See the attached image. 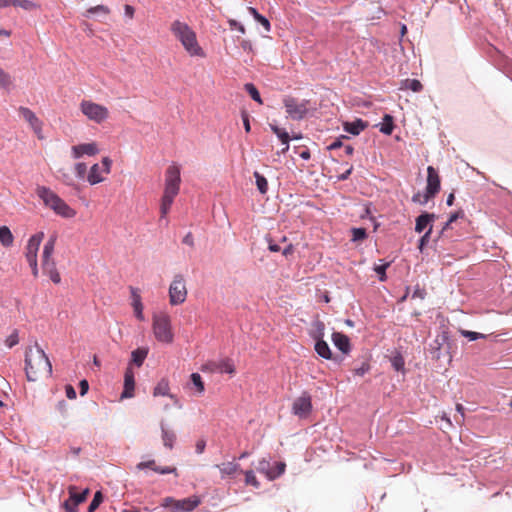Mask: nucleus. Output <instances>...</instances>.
<instances>
[{
    "label": "nucleus",
    "instance_id": "f257e3e1",
    "mask_svg": "<svg viewBox=\"0 0 512 512\" xmlns=\"http://www.w3.org/2000/svg\"><path fill=\"white\" fill-rule=\"evenodd\" d=\"M25 372L28 381H37L41 376L52 374V365L45 352L38 346L30 347L25 353Z\"/></svg>",
    "mask_w": 512,
    "mask_h": 512
},
{
    "label": "nucleus",
    "instance_id": "f03ea898",
    "mask_svg": "<svg viewBox=\"0 0 512 512\" xmlns=\"http://www.w3.org/2000/svg\"><path fill=\"white\" fill-rule=\"evenodd\" d=\"M170 30L191 56L203 57L205 55L198 44L196 33L187 23L175 20L172 22Z\"/></svg>",
    "mask_w": 512,
    "mask_h": 512
},
{
    "label": "nucleus",
    "instance_id": "7ed1b4c3",
    "mask_svg": "<svg viewBox=\"0 0 512 512\" xmlns=\"http://www.w3.org/2000/svg\"><path fill=\"white\" fill-rule=\"evenodd\" d=\"M36 193L44 202L45 206L52 209L57 215L64 218H72L76 212L64 200H62L50 188L45 186L37 187Z\"/></svg>",
    "mask_w": 512,
    "mask_h": 512
},
{
    "label": "nucleus",
    "instance_id": "20e7f679",
    "mask_svg": "<svg viewBox=\"0 0 512 512\" xmlns=\"http://www.w3.org/2000/svg\"><path fill=\"white\" fill-rule=\"evenodd\" d=\"M153 333L159 342L171 343L174 334L171 328L170 316L166 313H159L153 316Z\"/></svg>",
    "mask_w": 512,
    "mask_h": 512
},
{
    "label": "nucleus",
    "instance_id": "39448f33",
    "mask_svg": "<svg viewBox=\"0 0 512 512\" xmlns=\"http://www.w3.org/2000/svg\"><path fill=\"white\" fill-rule=\"evenodd\" d=\"M181 184L180 167L176 164L170 165L165 172L164 198L174 200L178 195Z\"/></svg>",
    "mask_w": 512,
    "mask_h": 512
},
{
    "label": "nucleus",
    "instance_id": "423d86ee",
    "mask_svg": "<svg viewBox=\"0 0 512 512\" xmlns=\"http://www.w3.org/2000/svg\"><path fill=\"white\" fill-rule=\"evenodd\" d=\"M201 503L198 496H191L184 499H175L173 497H165L161 506L172 512H191Z\"/></svg>",
    "mask_w": 512,
    "mask_h": 512
},
{
    "label": "nucleus",
    "instance_id": "0eeeda50",
    "mask_svg": "<svg viewBox=\"0 0 512 512\" xmlns=\"http://www.w3.org/2000/svg\"><path fill=\"white\" fill-rule=\"evenodd\" d=\"M283 104L286 109V113L289 118L292 120H302L305 118L309 111V101L308 100H299L292 96H286L283 99Z\"/></svg>",
    "mask_w": 512,
    "mask_h": 512
},
{
    "label": "nucleus",
    "instance_id": "6e6552de",
    "mask_svg": "<svg viewBox=\"0 0 512 512\" xmlns=\"http://www.w3.org/2000/svg\"><path fill=\"white\" fill-rule=\"evenodd\" d=\"M81 112L90 120L101 123L108 118V109L100 104L89 100L80 103Z\"/></svg>",
    "mask_w": 512,
    "mask_h": 512
},
{
    "label": "nucleus",
    "instance_id": "1a4fd4ad",
    "mask_svg": "<svg viewBox=\"0 0 512 512\" xmlns=\"http://www.w3.org/2000/svg\"><path fill=\"white\" fill-rule=\"evenodd\" d=\"M187 297V289L184 277L180 274L175 275L169 287V301L171 305L182 304Z\"/></svg>",
    "mask_w": 512,
    "mask_h": 512
},
{
    "label": "nucleus",
    "instance_id": "9d476101",
    "mask_svg": "<svg viewBox=\"0 0 512 512\" xmlns=\"http://www.w3.org/2000/svg\"><path fill=\"white\" fill-rule=\"evenodd\" d=\"M440 190V177L437 170L433 166L427 168V185L426 191L423 195L422 204H426L433 198Z\"/></svg>",
    "mask_w": 512,
    "mask_h": 512
},
{
    "label": "nucleus",
    "instance_id": "9b49d317",
    "mask_svg": "<svg viewBox=\"0 0 512 512\" xmlns=\"http://www.w3.org/2000/svg\"><path fill=\"white\" fill-rule=\"evenodd\" d=\"M312 411L311 396L304 392L298 398H296L292 405V412L299 418H306Z\"/></svg>",
    "mask_w": 512,
    "mask_h": 512
},
{
    "label": "nucleus",
    "instance_id": "f8f14e48",
    "mask_svg": "<svg viewBox=\"0 0 512 512\" xmlns=\"http://www.w3.org/2000/svg\"><path fill=\"white\" fill-rule=\"evenodd\" d=\"M43 238L44 233L38 232L32 235L28 240L25 256L29 266H34L35 262H37V253Z\"/></svg>",
    "mask_w": 512,
    "mask_h": 512
},
{
    "label": "nucleus",
    "instance_id": "ddd939ff",
    "mask_svg": "<svg viewBox=\"0 0 512 512\" xmlns=\"http://www.w3.org/2000/svg\"><path fill=\"white\" fill-rule=\"evenodd\" d=\"M22 118L28 122L30 127L33 129L38 138H42V121L36 116V114L27 107H19L18 109Z\"/></svg>",
    "mask_w": 512,
    "mask_h": 512
},
{
    "label": "nucleus",
    "instance_id": "4468645a",
    "mask_svg": "<svg viewBox=\"0 0 512 512\" xmlns=\"http://www.w3.org/2000/svg\"><path fill=\"white\" fill-rule=\"evenodd\" d=\"M72 157L79 159L84 155L94 156L99 152L96 143H84L72 146Z\"/></svg>",
    "mask_w": 512,
    "mask_h": 512
},
{
    "label": "nucleus",
    "instance_id": "2eb2a0df",
    "mask_svg": "<svg viewBox=\"0 0 512 512\" xmlns=\"http://www.w3.org/2000/svg\"><path fill=\"white\" fill-rule=\"evenodd\" d=\"M135 388L134 372L131 367H127L124 374V390L121 398H131Z\"/></svg>",
    "mask_w": 512,
    "mask_h": 512
},
{
    "label": "nucleus",
    "instance_id": "dca6fc26",
    "mask_svg": "<svg viewBox=\"0 0 512 512\" xmlns=\"http://www.w3.org/2000/svg\"><path fill=\"white\" fill-rule=\"evenodd\" d=\"M332 342L344 354H348L351 351L350 339L341 332H333Z\"/></svg>",
    "mask_w": 512,
    "mask_h": 512
},
{
    "label": "nucleus",
    "instance_id": "f3484780",
    "mask_svg": "<svg viewBox=\"0 0 512 512\" xmlns=\"http://www.w3.org/2000/svg\"><path fill=\"white\" fill-rule=\"evenodd\" d=\"M435 218L436 216L434 213L423 212L416 218L415 231L417 233H421L426 228L428 229L430 226L433 227Z\"/></svg>",
    "mask_w": 512,
    "mask_h": 512
},
{
    "label": "nucleus",
    "instance_id": "a211bd4d",
    "mask_svg": "<svg viewBox=\"0 0 512 512\" xmlns=\"http://www.w3.org/2000/svg\"><path fill=\"white\" fill-rule=\"evenodd\" d=\"M368 127V123L362 119H356L353 122H345L343 124L344 131L352 135H359Z\"/></svg>",
    "mask_w": 512,
    "mask_h": 512
},
{
    "label": "nucleus",
    "instance_id": "6ab92c4d",
    "mask_svg": "<svg viewBox=\"0 0 512 512\" xmlns=\"http://www.w3.org/2000/svg\"><path fill=\"white\" fill-rule=\"evenodd\" d=\"M130 289H131V294H132V306L134 309L135 316L138 320L143 321L144 315H143V305L141 302V297L137 293V290L135 288L131 287Z\"/></svg>",
    "mask_w": 512,
    "mask_h": 512
},
{
    "label": "nucleus",
    "instance_id": "aec40b11",
    "mask_svg": "<svg viewBox=\"0 0 512 512\" xmlns=\"http://www.w3.org/2000/svg\"><path fill=\"white\" fill-rule=\"evenodd\" d=\"M42 267L44 273H46L50 277L52 282H54L55 284L60 283V274L58 273L56 269V264L53 260L42 262Z\"/></svg>",
    "mask_w": 512,
    "mask_h": 512
},
{
    "label": "nucleus",
    "instance_id": "412c9836",
    "mask_svg": "<svg viewBox=\"0 0 512 512\" xmlns=\"http://www.w3.org/2000/svg\"><path fill=\"white\" fill-rule=\"evenodd\" d=\"M449 341V334L447 331H443L441 334L437 335L436 339L434 340L433 344L431 345L432 349L434 350L433 357L439 359L440 358V350L441 347L448 343Z\"/></svg>",
    "mask_w": 512,
    "mask_h": 512
},
{
    "label": "nucleus",
    "instance_id": "4be33fe9",
    "mask_svg": "<svg viewBox=\"0 0 512 512\" xmlns=\"http://www.w3.org/2000/svg\"><path fill=\"white\" fill-rule=\"evenodd\" d=\"M57 240V235L53 234L50 236L48 241L45 243L43 247V253H42V262L51 261V256L54 251L55 243Z\"/></svg>",
    "mask_w": 512,
    "mask_h": 512
},
{
    "label": "nucleus",
    "instance_id": "5701e85b",
    "mask_svg": "<svg viewBox=\"0 0 512 512\" xmlns=\"http://www.w3.org/2000/svg\"><path fill=\"white\" fill-rule=\"evenodd\" d=\"M102 168L99 164H94L88 173L87 180L91 185H95L104 181V177L101 176Z\"/></svg>",
    "mask_w": 512,
    "mask_h": 512
},
{
    "label": "nucleus",
    "instance_id": "b1692460",
    "mask_svg": "<svg viewBox=\"0 0 512 512\" xmlns=\"http://www.w3.org/2000/svg\"><path fill=\"white\" fill-rule=\"evenodd\" d=\"M161 432H162L163 445L169 449H172L174 442L176 440L175 432L167 429L163 423H161Z\"/></svg>",
    "mask_w": 512,
    "mask_h": 512
},
{
    "label": "nucleus",
    "instance_id": "393cba45",
    "mask_svg": "<svg viewBox=\"0 0 512 512\" xmlns=\"http://www.w3.org/2000/svg\"><path fill=\"white\" fill-rule=\"evenodd\" d=\"M315 351L317 352V354L320 357H322L324 359H331V357H332V352L330 350V347L324 339L316 341Z\"/></svg>",
    "mask_w": 512,
    "mask_h": 512
},
{
    "label": "nucleus",
    "instance_id": "a878e982",
    "mask_svg": "<svg viewBox=\"0 0 512 512\" xmlns=\"http://www.w3.org/2000/svg\"><path fill=\"white\" fill-rule=\"evenodd\" d=\"M325 334V324L320 321L316 320L312 324V330L310 333V336L315 340H323Z\"/></svg>",
    "mask_w": 512,
    "mask_h": 512
},
{
    "label": "nucleus",
    "instance_id": "bb28decb",
    "mask_svg": "<svg viewBox=\"0 0 512 512\" xmlns=\"http://www.w3.org/2000/svg\"><path fill=\"white\" fill-rule=\"evenodd\" d=\"M148 348H137L131 353V362L137 367L142 366L144 360L148 355Z\"/></svg>",
    "mask_w": 512,
    "mask_h": 512
},
{
    "label": "nucleus",
    "instance_id": "cd10ccee",
    "mask_svg": "<svg viewBox=\"0 0 512 512\" xmlns=\"http://www.w3.org/2000/svg\"><path fill=\"white\" fill-rule=\"evenodd\" d=\"M153 395L156 396H168L173 398V395L169 393V383L166 379H161L155 386Z\"/></svg>",
    "mask_w": 512,
    "mask_h": 512
},
{
    "label": "nucleus",
    "instance_id": "c85d7f7f",
    "mask_svg": "<svg viewBox=\"0 0 512 512\" xmlns=\"http://www.w3.org/2000/svg\"><path fill=\"white\" fill-rule=\"evenodd\" d=\"M89 493V489H84L82 492L78 493L76 492L75 487L71 486L69 488V495L72 502L78 506L80 503L84 502L86 500V497Z\"/></svg>",
    "mask_w": 512,
    "mask_h": 512
},
{
    "label": "nucleus",
    "instance_id": "c756f323",
    "mask_svg": "<svg viewBox=\"0 0 512 512\" xmlns=\"http://www.w3.org/2000/svg\"><path fill=\"white\" fill-rule=\"evenodd\" d=\"M216 467L220 470L222 475H228L231 476L235 474L237 471H239V464L235 462H226L222 463L221 465H216Z\"/></svg>",
    "mask_w": 512,
    "mask_h": 512
},
{
    "label": "nucleus",
    "instance_id": "7c9ffc66",
    "mask_svg": "<svg viewBox=\"0 0 512 512\" xmlns=\"http://www.w3.org/2000/svg\"><path fill=\"white\" fill-rule=\"evenodd\" d=\"M13 235L7 226L0 227V242L3 246L9 247L13 243Z\"/></svg>",
    "mask_w": 512,
    "mask_h": 512
},
{
    "label": "nucleus",
    "instance_id": "2f4dec72",
    "mask_svg": "<svg viewBox=\"0 0 512 512\" xmlns=\"http://www.w3.org/2000/svg\"><path fill=\"white\" fill-rule=\"evenodd\" d=\"M248 11L249 13L254 17V19L256 21H258L262 26H264V28L266 29V31H270V22L269 20L264 17L263 15H261L256 8L254 7H249L248 8Z\"/></svg>",
    "mask_w": 512,
    "mask_h": 512
},
{
    "label": "nucleus",
    "instance_id": "473e14b6",
    "mask_svg": "<svg viewBox=\"0 0 512 512\" xmlns=\"http://www.w3.org/2000/svg\"><path fill=\"white\" fill-rule=\"evenodd\" d=\"M394 129L393 117L390 114H385L380 131L385 135H390Z\"/></svg>",
    "mask_w": 512,
    "mask_h": 512
},
{
    "label": "nucleus",
    "instance_id": "72a5a7b5",
    "mask_svg": "<svg viewBox=\"0 0 512 512\" xmlns=\"http://www.w3.org/2000/svg\"><path fill=\"white\" fill-rule=\"evenodd\" d=\"M254 177L256 180V186L261 194H266L268 191V182L267 179L260 174L259 172H254Z\"/></svg>",
    "mask_w": 512,
    "mask_h": 512
},
{
    "label": "nucleus",
    "instance_id": "f704fd0d",
    "mask_svg": "<svg viewBox=\"0 0 512 512\" xmlns=\"http://www.w3.org/2000/svg\"><path fill=\"white\" fill-rule=\"evenodd\" d=\"M256 469L259 473H262L264 474L268 479H269V474L271 472V464H270V461L265 459V458H262L261 460L258 461V464L256 466Z\"/></svg>",
    "mask_w": 512,
    "mask_h": 512
},
{
    "label": "nucleus",
    "instance_id": "c9c22d12",
    "mask_svg": "<svg viewBox=\"0 0 512 512\" xmlns=\"http://www.w3.org/2000/svg\"><path fill=\"white\" fill-rule=\"evenodd\" d=\"M11 6L20 7L26 11H31L37 8V4L30 0H12Z\"/></svg>",
    "mask_w": 512,
    "mask_h": 512
},
{
    "label": "nucleus",
    "instance_id": "e433bc0d",
    "mask_svg": "<svg viewBox=\"0 0 512 512\" xmlns=\"http://www.w3.org/2000/svg\"><path fill=\"white\" fill-rule=\"evenodd\" d=\"M286 469V464L284 462H277L275 467L271 469V472L269 474V480H275L278 477H280L282 474H284Z\"/></svg>",
    "mask_w": 512,
    "mask_h": 512
},
{
    "label": "nucleus",
    "instance_id": "4c0bfd02",
    "mask_svg": "<svg viewBox=\"0 0 512 512\" xmlns=\"http://www.w3.org/2000/svg\"><path fill=\"white\" fill-rule=\"evenodd\" d=\"M244 88H245V91L251 96V98L254 101L258 102L259 104H262V99H261L260 93L254 84L246 83Z\"/></svg>",
    "mask_w": 512,
    "mask_h": 512
},
{
    "label": "nucleus",
    "instance_id": "58836bf2",
    "mask_svg": "<svg viewBox=\"0 0 512 512\" xmlns=\"http://www.w3.org/2000/svg\"><path fill=\"white\" fill-rule=\"evenodd\" d=\"M270 129L274 134L277 135V137L280 139L282 143H286L287 141H290V136L288 132H286L284 129L279 128L277 125L270 124Z\"/></svg>",
    "mask_w": 512,
    "mask_h": 512
},
{
    "label": "nucleus",
    "instance_id": "ea45409f",
    "mask_svg": "<svg viewBox=\"0 0 512 512\" xmlns=\"http://www.w3.org/2000/svg\"><path fill=\"white\" fill-rule=\"evenodd\" d=\"M191 382L196 388L199 394H202L205 390L204 383L202 381V377L199 373H192L190 376Z\"/></svg>",
    "mask_w": 512,
    "mask_h": 512
},
{
    "label": "nucleus",
    "instance_id": "a19ab883",
    "mask_svg": "<svg viewBox=\"0 0 512 512\" xmlns=\"http://www.w3.org/2000/svg\"><path fill=\"white\" fill-rule=\"evenodd\" d=\"M12 86L11 76L0 68V87L6 90H10Z\"/></svg>",
    "mask_w": 512,
    "mask_h": 512
},
{
    "label": "nucleus",
    "instance_id": "79ce46f5",
    "mask_svg": "<svg viewBox=\"0 0 512 512\" xmlns=\"http://www.w3.org/2000/svg\"><path fill=\"white\" fill-rule=\"evenodd\" d=\"M403 86L406 89L412 90L413 92H419L422 90V84L417 79H406L403 81Z\"/></svg>",
    "mask_w": 512,
    "mask_h": 512
},
{
    "label": "nucleus",
    "instance_id": "37998d69",
    "mask_svg": "<svg viewBox=\"0 0 512 512\" xmlns=\"http://www.w3.org/2000/svg\"><path fill=\"white\" fill-rule=\"evenodd\" d=\"M459 332L463 337L468 338L470 341L485 339L487 337L485 334L464 329H461Z\"/></svg>",
    "mask_w": 512,
    "mask_h": 512
},
{
    "label": "nucleus",
    "instance_id": "c03bdc74",
    "mask_svg": "<svg viewBox=\"0 0 512 512\" xmlns=\"http://www.w3.org/2000/svg\"><path fill=\"white\" fill-rule=\"evenodd\" d=\"M102 502H103V495H102L101 491H97L94 494V497L89 504L87 512H94Z\"/></svg>",
    "mask_w": 512,
    "mask_h": 512
},
{
    "label": "nucleus",
    "instance_id": "a18cd8bd",
    "mask_svg": "<svg viewBox=\"0 0 512 512\" xmlns=\"http://www.w3.org/2000/svg\"><path fill=\"white\" fill-rule=\"evenodd\" d=\"M244 474H245V483L247 485H251V486H253L255 488H259L260 483L257 480L253 470H247V471L244 472Z\"/></svg>",
    "mask_w": 512,
    "mask_h": 512
},
{
    "label": "nucleus",
    "instance_id": "49530a36",
    "mask_svg": "<svg viewBox=\"0 0 512 512\" xmlns=\"http://www.w3.org/2000/svg\"><path fill=\"white\" fill-rule=\"evenodd\" d=\"M352 241L358 242L363 241L367 238V232L365 228H352Z\"/></svg>",
    "mask_w": 512,
    "mask_h": 512
},
{
    "label": "nucleus",
    "instance_id": "de8ad7c7",
    "mask_svg": "<svg viewBox=\"0 0 512 512\" xmlns=\"http://www.w3.org/2000/svg\"><path fill=\"white\" fill-rule=\"evenodd\" d=\"M109 12H110V10H109V8L107 6L97 5V6H94V7H90L86 11L85 16L86 17H90L91 15L96 14V13H102L104 15H107V14H109Z\"/></svg>",
    "mask_w": 512,
    "mask_h": 512
},
{
    "label": "nucleus",
    "instance_id": "09e8293b",
    "mask_svg": "<svg viewBox=\"0 0 512 512\" xmlns=\"http://www.w3.org/2000/svg\"><path fill=\"white\" fill-rule=\"evenodd\" d=\"M173 201L172 199H169V198H164L162 197V201H161V219H165L166 218V215L167 213L169 212L172 204H173Z\"/></svg>",
    "mask_w": 512,
    "mask_h": 512
},
{
    "label": "nucleus",
    "instance_id": "8fccbe9b",
    "mask_svg": "<svg viewBox=\"0 0 512 512\" xmlns=\"http://www.w3.org/2000/svg\"><path fill=\"white\" fill-rule=\"evenodd\" d=\"M463 216H464L463 211H457L455 213H452L450 215L449 219L447 220V222L444 224L440 233H443L445 230L449 229L453 222H455L458 218H461Z\"/></svg>",
    "mask_w": 512,
    "mask_h": 512
},
{
    "label": "nucleus",
    "instance_id": "3c124183",
    "mask_svg": "<svg viewBox=\"0 0 512 512\" xmlns=\"http://www.w3.org/2000/svg\"><path fill=\"white\" fill-rule=\"evenodd\" d=\"M432 234V226L428 228V230L424 233V235L419 240L418 248L421 252H423L424 247L428 244L430 241V237Z\"/></svg>",
    "mask_w": 512,
    "mask_h": 512
},
{
    "label": "nucleus",
    "instance_id": "603ef678",
    "mask_svg": "<svg viewBox=\"0 0 512 512\" xmlns=\"http://www.w3.org/2000/svg\"><path fill=\"white\" fill-rule=\"evenodd\" d=\"M390 266L389 262L374 267V271L378 274L379 280L384 281L386 279V270Z\"/></svg>",
    "mask_w": 512,
    "mask_h": 512
},
{
    "label": "nucleus",
    "instance_id": "864d4df0",
    "mask_svg": "<svg viewBox=\"0 0 512 512\" xmlns=\"http://www.w3.org/2000/svg\"><path fill=\"white\" fill-rule=\"evenodd\" d=\"M87 166L85 163L79 162L75 164V173L78 178L83 179L86 175Z\"/></svg>",
    "mask_w": 512,
    "mask_h": 512
},
{
    "label": "nucleus",
    "instance_id": "5fc2aeb1",
    "mask_svg": "<svg viewBox=\"0 0 512 512\" xmlns=\"http://www.w3.org/2000/svg\"><path fill=\"white\" fill-rule=\"evenodd\" d=\"M369 369L370 365L366 362H363L360 367L354 369V374L357 376H363L369 371Z\"/></svg>",
    "mask_w": 512,
    "mask_h": 512
},
{
    "label": "nucleus",
    "instance_id": "6e6d98bb",
    "mask_svg": "<svg viewBox=\"0 0 512 512\" xmlns=\"http://www.w3.org/2000/svg\"><path fill=\"white\" fill-rule=\"evenodd\" d=\"M392 366L395 370L400 371L404 367V360L401 356H396L392 360Z\"/></svg>",
    "mask_w": 512,
    "mask_h": 512
},
{
    "label": "nucleus",
    "instance_id": "4d7b16f0",
    "mask_svg": "<svg viewBox=\"0 0 512 512\" xmlns=\"http://www.w3.org/2000/svg\"><path fill=\"white\" fill-rule=\"evenodd\" d=\"M111 165H112V160L108 157H104L102 159V165L100 166L102 168V172L105 174H109Z\"/></svg>",
    "mask_w": 512,
    "mask_h": 512
},
{
    "label": "nucleus",
    "instance_id": "13d9d810",
    "mask_svg": "<svg viewBox=\"0 0 512 512\" xmlns=\"http://www.w3.org/2000/svg\"><path fill=\"white\" fill-rule=\"evenodd\" d=\"M220 371L228 374L234 373V367L229 361H223L220 366Z\"/></svg>",
    "mask_w": 512,
    "mask_h": 512
},
{
    "label": "nucleus",
    "instance_id": "bf43d9fd",
    "mask_svg": "<svg viewBox=\"0 0 512 512\" xmlns=\"http://www.w3.org/2000/svg\"><path fill=\"white\" fill-rule=\"evenodd\" d=\"M153 471L159 473V474H170V473H176V468L174 467H153Z\"/></svg>",
    "mask_w": 512,
    "mask_h": 512
},
{
    "label": "nucleus",
    "instance_id": "052dcab7",
    "mask_svg": "<svg viewBox=\"0 0 512 512\" xmlns=\"http://www.w3.org/2000/svg\"><path fill=\"white\" fill-rule=\"evenodd\" d=\"M58 173L60 174L59 177L63 183L66 185H73V179L68 173L64 172L63 170H59Z\"/></svg>",
    "mask_w": 512,
    "mask_h": 512
},
{
    "label": "nucleus",
    "instance_id": "680f3d73",
    "mask_svg": "<svg viewBox=\"0 0 512 512\" xmlns=\"http://www.w3.org/2000/svg\"><path fill=\"white\" fill-rule=\"evenodd\" d=\"M63 506L67 512H78V506L70 498L64 502Z\"/></svg>",
    "mask_w": 512,
    "mask_h": 512
},
{
    "label": "nucleus",
    "instance_id": "e2e57ef3",
    "mask_svg": "<svg viewBox=\"0 0 512 512\" xmlns=\"http://www.w3.org/2000/svg\"><path fill=\"white\" fill-rule=\"evenodd\" d=\"M241 117H242V121H243V125H244L245 131L247 133L250 132L251 126H250V121H249L248 113L246 111H242Z\"/></svg>",
    "mask_w": 512,
    "mask_h": 512
},
{
    "label": "nucleus",
    "instance_id": "0e129e2a",
    "mask_svg": "<svg viewBox=\"0 0 512 512\" xmlns=\"http://www.w3.org/2000/svg\"><path fill=\"white\" fill-rule=\"evenodd\" d=\"M153 467H157L154 460L140 462V463L137 464V468L139 470H143V469H146V468H150V469L153 470Z\"/></svg>",
    "mask_w": 512,
    "mask_h": 512
},
{
    "label": "nucleus",
    "instance_id": "69168bd1",
    "mask_svg": "<svg viewBox=\"0 0 512 512\" xmlns=\"http://www.w3.org/2000/svg\"><path fill=\"white\" fill-rule=\"evenodd\" d=\"M65 393H66V397L68 399L72 400V399L76 398V391H75L74 387L70 384L65 386Z\"/></svg>",
    "mask_w": 512,
    "mask_h": 512
},
{
    "label": "nucleus",
    "instance_id": "338daca9",
    "mask_svg": "<svg viewBox=\"0 0 512 512\" xmlns=\"http://www.w3.org/2000/svg\"><path fill=\"white\" fill-rule=\"evenodd\" d=\"M267 242H268V249L271 251V252H279L281 249H280V246L273 242V240L271 239V237H267L266 238Z\"/></svg>",
    "mask_w": 512,
    "mask_h": 512
},
{
    "label": "nucleus",
    "instance_id": "774afa93",
    "mask_svg": "<svg viewBox=\"0 0 512 512\" xmlns=\"http://www.w3.org/2000/svg\"><path fill=\"white\" fill-rule=\"evenodd\" d=\"M18 341H19L18 335L16 333H14L8 337V339L6 340V345L9 348H12L13 346H15L18 343Z\"/></svg>",
    "mask_w": 512,
    "mask_h": 512
}]
</instances>
